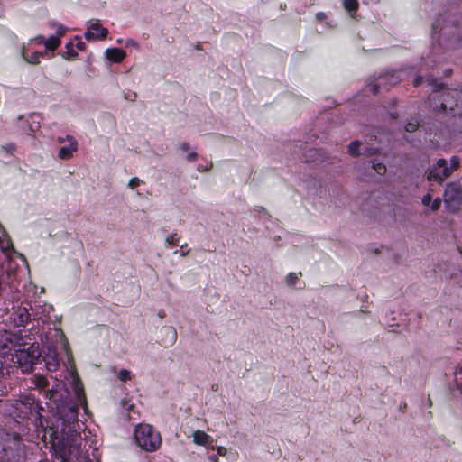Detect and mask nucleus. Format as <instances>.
<instances>
[{
    "mask_svg": "<svg viewBox=\"0 0 462 462\" xmlns=\"http://www.w3.org/2000/svg\"><path fill=\"white\" fill-rule=\"evenodd\" d=\"M433 38L446 48L457 49L462 46V14H441L431 26Z\"/></svg>",
    "mask_w": 462,
    "mask_h": 462,
    "instance_id": "f257e3e1",
    "label": "nucleus"
},
{
    "mask_svg": "<svg viewBox=\"0 0 462 462\" xmlns=\"http://www.w3.org/2000/svg\"><path fill=\"white\" fill-rule=\"evenodd\" d=\"M59 419L55 434L60 436V439L69 445L70 442H77L78 430V405L67 403L59 409Z\"/></svg>",
    "mask_w": 462,
    "mask_h": 462,
    "instance_id": "f03ea898",
    "label": "nucleus"
},
{
    "mask_svg": "<svg viewBox=\"0 0 462 462\" xmlns=\"http://www.w3.org/2000/svg\"><path fill=\"white\" fill-rule=\"evenodd\" d=\"M134 439L139 448L148 452L157 450L162 444L159 431L152 425L145 423H140L135 427Z\"/></svg>",
    "mask_w": 462,
    "mask_h": 462,
    "instance_id": "7ed1b4c3",
    "label": "nucleus"
},
{
    "mask_svg": "<svg viewBox=\"0 0 462 462\" xmlns=\"http://www.w3.org/2000/svg\"><path fill=\"white\" fill-rule=\"evenodd\" d=\"M41 356L38 346L32 345L28 348H22L15 351L14 359L22 369L23 373H31L33 365Z\"/></svg>",
    "mask_w": 462,
    "mask_h": 462,
    "instance_id": "20e7f679",
    "label": "nucleus"
},
{
    "mask_svg": "<svg viewBox=\"0 0 462 462\" xmlns=\"http://www.w3.org/2000/svg\"><path fill=\"white\" fill-rule=\"evenodd\" d=\"M444 202L451 211H456L462 204V186L458 181H450L446 185Z\"/></svg>",
    "mask_w": 462,
    "mask_h": 462,
    "instance_id": "39448f33",
    "label": "nucleus"
},
{
    "mask_svg": "<svg viewBox=\"0 0 462 462\" xmlns=\"http://www.w3.org/2000/svg\"><path fill=\"white\" fill-rule=\"evenodd\" d=\"M450 171L448 169V162L444 158L439 159L435 164L429 168L427 171V180L442 184L443 181L451 176Z\"/></svg>",
    "mask_w": 462,
    "mask_h": 462,
    "instance_id": "423d86ee",
    "label": "nucleus"
},
{
    "mask_svg": "<svg viewBox=\"0 0 462 462\" xmlns=\"http://www.w3.org/2000/svg\"><path fill=\"white\" fill-rule=\"evenodd\" d=\"M387 79L388 84L390 87L397 84L402 80L401 75L398 72L395 71H386L385 73H382L379 75L377 79L374 80L371 79L367 83V87H370V91L376 95L381 90V81Z\"/></svg>",
    "mask_w": 462,
    "mask_h": 462,
    "instance_id": "0eeeda50",
    "label": "nucleus"
},
{
    "mask_svg": "<svg viewBox=\"0 0 462 462\" xmlns=\"http://www.w3.org/2000/svg\"><path fill=\"white\" fill-rule=\"evenodd\" d=\"M0 250L3 252V254L5 255L6 260H11L12 255L14 254L18 258H21L22 260H26V258L23 256V254L18 253L12 243V240L10 236H8L7 232L0 223Z\"/></svg>",
    "mask_w": 462,
    "mask_h": 462,
    "instance_id": "6e6552de",
    "label": "nucleus"
},
{
    "mask_svg": "<svg viewBox=\"0 0 462 462\" xmlns=\"http://www.w3.org/2000/svg\"><path fill=\"white\" fill-rule=\"evenodd\" d=\"M108 34V30L101 26L98 23H92L84 33L86 40L95 41L97 39H105Z\"/></svg>",
    "mask_w": 462,
    "mask_h": 462,
    "instance_id": "1a4fd4ad",
    "label": "nucleus"
},
{
    "mask_svg": "<svg viewBox=\"0 0 462 462\" xmlns=\"http://www.w3.org/2000/svg\"><path fill=\"white\" fill-rule=\"evenodd\" d=\"M161 334L162 336L161 344L165 347L171 346L177 340V331L173 327H162Z\"/></svg>",
    "mask_w": 462,
    "mask_h": 462,
    "instance_id": "9d476101",
    "label": "nucleus"
},
{
    "mask_svg": "<svg viewBox=\"0 0 462 462\" xmlns=\"http://www.w3.org/2000/svg\"><path fill=\"white\" fill-rule=\"evenodd\" d=\"M66 138L69 142V145L62 146L58 152V156L62 160H68L72 157L73 152L77 151L78 143L71 135H67Z\"/></svg>",
    "mask_w": 462,
    "mask_h": 462,
    "instance_id": "9b49d317",
    "label": "nucleus"
},
{
    "mask_svg": "<svg viewBox=\"0 0 462 462\" xmlns=\"http://www.w3.org/2000/svg\"><path fill=\"white\" fill-rule=\"evenodd\" d=\"M44 361L47 369L51 372L56 371L60 366L58 354L54 349L48 348Z\"/></svg>",
    "mask_w": 462,
    "mask_h": 462,
    "instance_id": "f8f14e48",
    "label": "nucleus"
},
{
    "mask_svg": "<svg viewBox=\"0 0 462 462\" xmlns=\"http://www.w3.org/2000/svg\"><path fill=\"white\" fill-rule=\"evenodd\" d=\"M106 57L112 62L119 63L126 57V52L122 49L108 48L106 50Z\"/></svg>",
    "mask_w": 462,
    "mask_h": 462,
    "instance_id": "ddd939ff",
    "label": "nucleus"
},
{
    "mask_svg": "<svg viewBox=\"0 0 462 462\" xmlns=\"http://www.w3.org/2000/svg\"><path fill=\"white\" fill-rule=\"evenodd\" d=\"M39 43H43L47 50L55 51L60 44V40L57 36H51L47 40L42 35L36 37Z\"/></svg>",
    "mask_w": 462,
    "mask_h": 462,
    "instance_id": "4468645a",
    "label": "nucleus"
},
{
    "mask_svg": "<svg viewBox=\"0 0 462 462\" xmlns=\"http://www.w3.org/2000/svg\"><path fill=\"white\" fill-rule=\"evenodd\" d=\"M193 442L199 446H208L210 443L211 437L205 431L197 430L193 432Z\"/></svg>",
    "mask_w": 462,
    "mask_h": 462,
    "instance_id": "2eb2a0df",
    "label": "nucleus"
},
{
    "mask_svg": "<svg viewBox=\"0 0 462 462\" xmlns=\"http://www.w3.org/2000/svg\"><path fill=\"white\" fill-rule=\"evenodd\" d=\"M45 54H46V51L45 52L34 51L32 53L31 56H27V54L25 52L24 46L22 48V51H21V55H22L23 59L27 63L33 64V65L38 64L40 62V58L43 57Z\"/></svg>",
    "mask_w": 462,
    "mask_h": 462,
    "instance_id": "dca6fc26",
    "label": "nucleus"
},
{
    "mask_svg": "<svg viewBox=\"0 0 462 462\" xmlns=\"http://www.w3.org/2000/svg\"><path fill=\"white\" fill-rule=\"evenodd\" d=\"M425 81L429 86H431L433 88V92H438L441 90L444 87L443 83L439 82V79H437L431 75L427 76Z\"/></svg>",
    "mask_w": 462,
    "mask_h": 462,
    "instance_id": "f3484780",
    "label": "nucleus"
},
{
    "mask_svg": "<svg viewBox=\"0 0 462 462\" xmlns=\"http://www.w3.org/2000/svg\"><path fill=\"white\" fill-rule=\"evenodd\" d=\"M343 6L350 13L351 15H353V14H356L358 9V2L357 0H344Z\"/></svg>",
    "mask_w": 462,
    "mask_h": 462,
    "instance_id": "a211bd4d",
    "label": "nucleus"
},
{
    "mask_svg": "<svg viewBox=\"0 0 462 462\" xmlns=\"http://www.w3.org/2000/svg\"><path fill=\"white\" fill-rule=\"evenodd\" d=\"M301 275V272L288 273L285 277L286 284L290 287L294 286Z\"/></svg>",
    "mask_w": 462,
    "mask_h": 462,
    "instance_id": "6ab92c4d",
    "label": "nucleus"
},
{
    "mask_svg": "<svg viewBox=\"0 0 462 462\" xmlns=\"http://www.w3.org/2000/svg\"><path fill=\"white\" fill-rule=\"evenodd\" d=\"M34 384L39 389H45L48 386L49 383L45 376L36 374L34 376Z\"/></svg>",
    "mask_w": 462,
    "mask_h": 462,
    "instance_id": "aec40b11",
    "label": "nucleus"
},
{
    "mask_svg": "<svg viewBox=\"0 0 462 462\" xmlns=\"http://www.w3.org/2000/svg\"><path fill=\"white\" fill-rule=\"evenodd\" d=\"M371 167L380 175H383L386 172V166L382 162H376L375 161H369Z\"/></svg>",
    "mask_w": 462,
    "mask_h": 462,
    "instance_id": "412c9836",
    "label": "nucleus"
},
{
    "mask_svg": "<svg viewBox=\"0 0 462 462\" xmlns=\"http://www.w3.org/2000/svg\"><path fill=\"white\" fill-rule=\"evenodd\" d=\"M361 145V143L359 141H353L348 145V152L352 156H358L360 154L359 147Z\"/></svg>",
    "mask_w": 462,
    "mask_h": 462,
    "instance_id": "4be33fe9",
    "label": "nucleus"
},
{
    "mask_svg": "<svg viewBox=\"0 0 462 462\" xmlns=\"http://www.w3.org/2000/svg\"><path fill=\"white\" fill-rule=\"evenodd\" d=\"M65 48L67 50L66 55L63 56L65 59H74L78 56V52L74 50L72 42L67 43Z\"/></svg>",
    "mask_w": 462,
    "mask_h": 462,
    "instance_id": "5701e85b",
    "label": "nucleus"
},
{
    "mask_svg": "<svg viewBox=\"0 0 462 462\" xmlns=\"http://www.w3.org/2000/svg\"><path fill=\"white\" fill-rule=\"evenodd\" d=\"M459 165H460L459 157L454 155L450 158V165L449 166L448 165V169L450 171L451 173H453V171H455L458 169Z\"/></svg>",
    "mask_w": 462,
    "mask_h": 462,
    "instance_id": "b1692460",
    "label": "nucleus"
},
{
    "mask_svg": "<svg viewBox=\"0 0 462 462\" xmlns=\"http://www.w3.org/2000/svg\"><path fill=\"white\" fill-rule=\"evenodd\" d=\"M180 237L178 234L173 233L166 237V244L172 248L173 246L177 245V242L179 241Z\"/></svg>",
    "mask_w": 462,
    "mask_h": 462,
    "instance_id": "393cba45",
    "label": "nucleus"
},
{
    "mask_svg": "<svg viewBox=\"0 0 462 462\" xmlns=\"http://www.w3.org/2000/svg\"><path fill=\"white\" fill-rule=\"evenodd\" d=\"M117 377L121 382H127L131 380V373L126 369H121L118 372Z\"/></svg>",
    "mask_w": 462,
    "mask_h": 462,
    "instance_id": "a878e982",
    "label": "nucleus"
},
{
    "mask_svg": "<svg viewBox=\"0 0 462 462\" xmlns=\"http://www.w3.org/2000/svg\"><path fill=\"white\" fill-rule=\"evenodd\" d=\"M75 393H76V395L78 397L79 402H80V404H82V405H85L86 404V400H85V397H84V394H83V388H82V386L81 385H76Z\"/></svg>",
    "mask_w": 462,
    "mask_h": 462,
    "instance_id": "bb28decb",
    "label": "nucleus"
},
{
    "mask_svg": "<svg viewBox=\"0 0 462 462\" xmlns=\"http://www.w3.org/2000/svg\"><path fill=\"white\" fill-rule=\"evenodd\" d=\"M252 212L254 214H256V213H263L268 218H271V216L269 215L268 211L266 210L265 208L262 207V206H255Z\"/></svg>",
    "mask_w": 462,
    "mask_h": 462,
    "instance_id": "cd10ccee",
    "label": "nucleus"
},
{
    "mask_svg": "<svg viewBox=\"0 0 462 462\" xmlns=\"http://www.w3.org/2000/svg\"><path fill=\"white\" fill-rule=\"evenodd\" d=\"M418 126H419V124H418V123L409 122V123H408V124H406V125H405V131L410 132V133H412V132H414L415 130H417Z\"/></svg>",
    "mask_w": 462,
    "mask_h": 462,
    "instance_id": "c85d7f7f",
    "label": "nucleus"
},
{
    "mask_svg": "<svg viewBox=\"0 0 462 462\" xmlns=\"http://www.w3.org/2000/svg\"><path fill=\"white\" fill-rule=\"evenodd\" d=\"M141 182H142V181H141V180H140V179H138L137 177H134V178H132V179L129 180V182H128V187H129V188H131V189H134V188H136L137 186H139Z\"/></svg>",
    "mask_w": 462,
    "mask_h": 462,
    "instance_id": "c756f323",
    "label": "nucleus"
},
{
    "mask_svg": "<svg viewBox=\"0 0 462 462\" xmlns=\"http://www.w3.org/2000/svg\"><path fill=\"white\" fill-rule=\"evenodd\" d=\"M125 46L126 47H134L135 49L140 48L139 43L136 41H134V39H130V38L125 41Z\"/></svg>",
    "mask_w": 462,
    "mask_h": 462,
    "instance_id": "7c9ffc66",
    "label": "nucleus"
},
{
    "mask_svg": "<svg viewBox=\"0 0 462 462\" xmlns=\"http://www.w3.org/2000/svg\"><path fill=\"white\" fill-rule=\"evenodd\" d=\"M55 25H56V33L58 35L61 36V35L65 34V32H67V28L64 25H62L60 23H58Z\"/></svg>",
    "mask_w": 462,
    "mask_h": 462,
    "instance_id": "2f4dec72",
    "label": "nucleus"
},
{
    "mask_svg": "<svg viewBox=\"0 0 462 462\" xmlns=\"http://www.w3.org/2000/svg\"><path fill=\"white\" fill-rule=\"evenodd\" d=\"M198 153L196 152H190L187 154L186 160L189 162H195L198 159Z\"/></svg>",
    "mask_w": 462,
    "mask_h": 462,
    "instance_id": "473e14b6",
    "label": "nucleus"
},
{
    "mask_svg": "<svg viewBox=\"0 0 462 462\" xmlns=\"http://www.w3.org/2000/svg\"><path fill=\"white\" fill-rule=\"evenodd\" d=\"M217 451L218 456L226 457L227 455V448L224 446H218Z\"/></svg>",
    "mask_w": 462,
    "mask_h": 462,
    "instance_id": "72a5a7b5",
    "label": "nucleus"
},
{
    "mask_svg": "<svg viewBox=\"0 0 462 462\" xmlns=\"http://www.w3.org/2000/svg\"><path fill=\"white\" fill-rule=\"evenodd\" d=\"M75 39L78 40V42L76 44L77 49H79L80 51H84L86 49V43L84 42L80 41L79 36H76Z\"/></svg>",
    "mask_w": 462,
    "mask_h": 462,
    "instance_id": "f704fd0d",
    "label": "nucleus"
},
{
    "mask_svg": "<svg viewBox=\"0 0 462 462\" xmlns=\"http://www.w3.org/2000/svg\"><path fill=\"white\" fill-rule=\"evenodd\" d=\"M421 202L424 206H429L431 202V196L430 194H426L422 197Z\"/></svg>",
    "mask_w": 462,
    "mask_h": 462,
    "instance_id": "c9c22d12",
    "label": "nucleus"
},
{
    "mask_svg": "<svg viewBox=\"0 0 462 462\" xmlns=\"http://www.w3.org/2000/svg\"><path fill=\"white\" fill-rule=\"evenodd\" d=\"M179 149L182 152H187L189 149V144L187 142L180 143L179 144Z\"/></svg>",
    "mask_w": 462,
    "mask_h": 462,
    "instance_id": "e433bc0d",
    "label": "nucleus"
},
{
    "mask_svg": "<svg viewBox=\"0 0 462 462\" xmlns=\"http://www.w3.org/2000/svg\"><path fill=\"white\" fill-rule=\"evenodd\" d=\"M423 80H424V78L422 76L419 75L414 79L413 84L415 87H418L423 82Z\"/></svg>",
    "mask_w": 462,
    "mask_h": 462,
    "instance_id": "4c0bfd02",
    "label": "nucleus"
},
{
    "mask_svg": "<svg viewBox=\"0 0 462 462\" xmlns=\"http://www.w3.org/2000/svg\"><path fill=\"white\" fill-rule=\"evenodd\" d=\"M63 348H64V350H65V351H66V353H67V356H68V359H69V361L70 362V361H71V359H72V356H71V353H70V350H69V346H68V343H67V342H65V343L63 344Z\"/></svg>",
    "mask_w": 462,
    "mask_h": 462,
    "instance_id": "58836bf2",
    "label": "nucleus"
},
{
    "mask_svg": "<svg viewBox=\"0 0 462 462\" xmlns=\"http://www.w3.org/2000/svg\"><path fill=\"white\" fill-rule=\"evenodd\" d=\"M440 206V200L439 199H435L431 204V209L433 211L438 210Z\"/></svg>",
    "mask_w": 462,
    "mask_h": 462,
    "instance_id": "ea45409f",
    "label": "nucleus"
},
{
    "mask_svg": "<svg viewBox=\"0 0 462 462\" xmlns=\"http://www.w3.org/2000/svg\"><path fill=\"white\" fill-rule=\"evenodd\" d=\"M187 246H181L180 249V256L183 257V256H186L187 254L189 253V249L186 248Z\"/></svg>",
    "mask_w": 462,
    "mask_h": 462,
    "instance_id": "a19ab883",
    "label": "nucleus"
},
{
    "mask_svg": "<svg viewBox=\"0 0 462 462\" xmlns=\"http://www.w3.org/2000/svg\"><path fill=\"white\" fill-rule=\"evenodd\" d=\"M60 456H61V458H62L61 462H70V457H69V456H67L65 450H62V453H61Z\"/></svg>",
    "mask_w": 462,
    "mask_h": 462,
    "instance_id": "79ce46f5",
    "label": "nucleus"
},
{
    "mask_svg": "<svg viewBox=\"0 0 462 462\" xmlns=\"http://www.w3.org/2000/svg\"><path fill=\"white\" fill-rule=\"evenodd\" d=\"M326 17H327V15H326V14H325V13H323V12H319V13H317V14H316V18H317L318 20H319V21L324 20Z\"/></svg>",
    "mask_w": 462,
    "mask_h": 462,
    "instance_id": "37998d69",
    "label": "nucleus"
},
{
    "mask_svg": "<svg viewBox=\"0 0 462 462\" xmlns=\"http://www.w3.org/2000/svg\"><path fill=\"white\" fill-rule=\"evenodd\" d=\"M381 82H382L381 83V89L382 88L387 89L390 87L389 84H388L387 79L382 80Z\"/></svg>",
    "mask_w": 462,
    "mask_h": 462,
    "instance_id": "c03bdc74",
    "label": "nucleus"
},
{
    "mask_svg": "<svg viewBox=\"0 0 462 462\" xmlns=\"http://www.w3.org/2000/svg\"><path fill=\"white\" fill-rule=\"evenodd\" d=\"M209 460L212 462H219L218 455H211Z\"/></svg>",
    "mask_w": 462,
    "mask_h": 462,
    "instance_id": "a18cd8bd",
    "label": "nucleus"
},
{
    "mask_svg": "<svg viewBox=\"0 0 462 462\" xmlns=\"http://www.w3.org/2000/svg\"><path fill=\"white\" fill-rule=\"evenodd\" d=\"M14 148H15V145L14 143H10L6 147H4V149H6L8 152L14 151Z\"/></svg>",
    "mask_w": 462,
    "mask_h": 462,
    "instance_id": "49530a36",
    "label": "nucleus"
},
{
    "mask_svg": "<svg viewBox=\"0 0 462 462\" xmlns=\"http://www.w3.org/2000/svg\"><path fill=\"white\" fill-rule=\"evenodd\" d=\"M197 170L200 172H203V171H208V168L203 166V165H199Z\"/></svg>",
    "mask_w": 462,
    "mask_h": 462,
    "instance_id": "de8ad7c7",
    "label": "nucleus"
},
{
    "mask_svg": "<svg viewBox=\"0 0 462 462\" xmlns=\"http://www.w3.org/2000/svg\"><path fill=\"white\" fill-rule=\"evenodd\" d=\"M440 108H441V110H443V111H446V110H447V108H448V104H447V103H445V100L440 104Z\"/></svg>",
    "mask_w": 462,
    "mask_h": 462,
    "instance_id": "09e8293b",
    "label": "nucleus"
},
{
    "mask_svg": "<svg viewBox=\"0 0 462 462\" xmlns=\"http://www.w3.org/2000/svg\"><path fill=\"white\" fill-rule=\"evenodd\" d=\"M390 116H391V117L393 119H396L398 117V114L397 113H391Z\"/></svg>",
    "mask_w": 462,
    "mask_h": 462,
    "instance_id": "8fccbe9b",
    "label": "nucleus"
},
{
    "mask_svg": "<svg viewBox=\"0 0 462 462\" xmlns=\"http://www.w3.org/2000/svg\"><path fill=\"white\" fill-rule=\"evenodd\" d=\"M65 140H68V139L66 137H59L58 138V142L60 143H63Z\"/></svg>",
    "mask_w": 462,
    "mask_h": 462,
    "instance_id": "3c124183",
    "label": "nucleus"
},
{
    "mask_svg": "<svg viewBox=\"0 0 462 462\" xmlns=\"http://www.w3.org/2000/svg\"><path fill=\"white\" fill-rule=\"evenodd\" d=\"M368 152H369V153H374V152H375V149H374V148H372V149H370V151H369Z\"/></svg>",
    "mask_w": 462,
    "mask_h": 462,
    "instance_id": "603ef678",
    "label": "nucleus"
},
{
    "mask_svg": "<svg viewBox=\"0 0 462 462\" xmlns=\"http://www.w3.org/2000/svg\"><path fill=\"white\" fill-rule=\"evenodd\" d=\"M122 42H123V40H122V39H118V40H117V42H118V43H122Z\"/></svg>",
    "mask_w": 462,
    "mask_h": 462,
    "instance_id": "864d4df0",
    "label": "nucleus"
},
{
    "mask_svg": "<svg viewBox=\"0 0 462 462\" xmlns=\"http://www.w3.org/2000/svg\"><path fill=\"white\" fill-rule=\"evenodd\" d=\"M450 72H451V70H448V71H446L445 74L448 76V75H449Z\"/></svg>",
    "mask_w": 462,
    "mask_h": 462,
    "instance_id": "5fc2aeb1",
    "label": "nucleus"
},
{
    "mask_svg": "<svg viewBox=\"0 0 462 462\" xmlns=\"http://www.w3.org/2000/svg\"><path fill=\"white\" fill-rule=\"evenodd\" d=\"M280 236H274V239H279Z\"/></svg>",
    "mask_w": 462,
    "mask_h": 462,
    "instance_id": "6e6d98bb",
    "label": "nucleus"
}]
</instances>
